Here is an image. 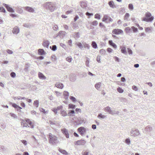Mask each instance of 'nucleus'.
Listing matches in <instances>:
<instances>
[{"instance_id":"49530a36","label":"nucleus","mask_w":155,"mask_h":155,"mask_svg":"<svg viewBox=\"0 0 155 155\" xmlns=\"http://www.w3.org/2000/svg\"><path fill=\"white\" fill-rule=\"evenodd\" d=\"M10 114L11 117H13L14 118H17V117L15 114L12 113H10Z\"/></svg>"},{"instance_id":"20e7f679","label":"nucleus","mask_w":155,"mask_h":155,"mask_svg":"<svg viewBox=\"0 0 155 155\" xmlns=\"http://www.w3.org/2000/svg\"><path fill=\"white\" fill-rule=\"evenodd\" d=\"M130 133L131 135L134 137L138 136L140 134L139 130L134 128L131 129Z\"/></svg>"},{"instance_id":"423d86ee","label":"nucleus","mask_w":155,"mask_h":155,"mask_svg":"<svg viewBox=\"0 0 155 155\" xmlns=\"http://www.w3.org/2000/svg\"><path fill=\"white\" fill-rule=\"evenodd\" d=\"M3 5L5 7L8 11L10 12H14V9L7 4H3Z\"/></svg>"},{"instance_id":"4d7b16f0","label":"nucleus","mask_w":155,"mask_h":155,"mask_svg":"<svg viewBox=\"0 0 155 155\" xmlns=\"http://www.w3.org/2000/svg\"><path fill=\"white\" fill-rule=\"evenodd\" d=\"M36 58L38 59H40V60H42L44 58V57L42 56H40L38 57H35V58Z\"/></svg>"},{"instance_id":"13d9d810","label":"nucleus","mask_w":155,"mask_h":155,"mask_svg":"<svg viewBox=\"0 0 155 155\" xmlns=\"http://www.w3.org/2000/svg\"><path fill=\"white\" fill-rule=\"evenodd\" d=\"M121 51L122 53L125 54H126L127 53L126 49H121Z\"/></svg>"},{"instance_id":"cd10ccee","label":"nucleus","mask_w":155,"mask_h":155,"mask_svg":"<svg viewBox=\"0 0 155 155\" xmlns=\"http://www.w3.org/2000/svg\"><path fill=\"white\" fill-rule=\"evenodd\" d=\"M61 114L63 117H65L67 115L66 111L64 110H61Z\"/></svg>"},{"instance_id":"c9c22d12","label":"nucleus","mask_w":155,"mask_h":155,"mask_svg":"<svg viewBox=\"0 0 155 155\" xmlns=\"http://www.w3.org/2000/svg\"><path fill=\"white\" fill-rule=\"evenodd\" d=\"M100 86H101V83H97L95 85V88L97 90H98V89L100 88Z\"/></svg>"},{"instance_id":"1a4fd4ad","label":"nucleus","mask_w":155,"mask_h":155,"mask_svg":"<svg viewBox=\"0 0 155 155\" xmlns=\"http://www.w3.org/2000/svg\"><path fill=\"white\" fill-rule=\"evenodd\" d=\"M123 32V31L120 29H114L112 31V33L116 35H118Z\"/></svg>"},{"instance_id":"ea45409f","label":"nucleus","mask_w":155,"mask_h":155,"mask_svg":"<svg viewBox=\"0 0 155 155\" xmlns=\"http://www.w3.org/2000/svg\"><path fill=\"white\" fill-rule=\"evenodd\" d=\"M70 98L74 102H75L76 101V99L73 96H70Z\"/></svg>"},{"instance_id":"338daca9","label":"nucleus","mask_w":155,"mask_h":155,"mask_svg":"<svg viewBox=\"0 0 155 155\" xmlns=\"http://www.w3.org/2000/svg\"><path fill=\"white\" fill-rule=\"evenodd\" d=\"M21 142L25 145H26L27 144V141L25 140H21Z\"/></svg>"},{"instance_id":"603ef678","label":"nucleus","mask_w":155,"mask_h":155,"mask_svg":"<svg viewBox=\"0 0 155 155\" xmlns=\"http://www.w3.org/2000/svg\"><path fill=\"white\" fill-rule=\"evenodd\" d=\"M125 143L127 144H129L130 142V139L129 138H127L125 140Z\"/></svg>"},{"instance_id":"2eb2a0df","label":"nucleus","mask_w":155,"mask_h":155,"mask_svg":"<svg viewBox=\"0 0 155 155\" xmlns=\"http://www.w3.org/2000/svg\"><path fill=\"white\" fill-rule=\"evenodd\" d=\"M22 121L21 122V124L23 126V127H30V126L28 124L26 123L25 120L21 119Z\"/></svg>"},{"instance_id":"5fc2aeb1","label":"nucleus","mask_w":155,"mask_h":155,"mask_svg":"<svg viewBox=\"0 0 155 155\" xmlns=\"http://www.w3.org/2000/svg\"><path fill=\"white\" fill-rule=\"evenodd\" d=\"M58 29V27L56 25H54L53 27V29L55 31H57Z\"/></svg>"},{"instance_id":"9b49d317","label":"nucleus","mask_w":155,"mask_h":155,"mask_svg":"<svg viewBox=\"0 0 155 155\" xmlns=\"http://www.w3.org/2000/svg\"><path fill=\"white\" fill-rule=\"evenodd\" d=\"M61 131L65 135L66 137L68 138L69 137V134L67 130L65 128H64L61 130Z\"/></svg>"},{"instance_id":"680f3d73","label":"nucleus","mask_w":155,"mask_h":155,"mask_svg":"<svg viewBox=\"0 0 155 155\" xmlns=\"http://www.w3.org/2000/svg\"><path fill=\"white\" fill-rule=\"evenodd\" d=\"M22 109V108L21 107H20L19 106H18L17 108H16V109L19 112H21V109Z\"/></svg>"},{"instance_id":"4468645a","label":"nucleus","mask_w":155,"mask_h":155,"mask_svg":"<svg viewBox=\"0 0 155 155\" xmlns=\"http://www.w3.org/2000/svg\"><path fill=\"white\" fill-rule=\"evenodd\" d=\"M39 78L42 80H45L46 78V77L41 73L39 72L38 74Z\"/></svg>"},{"instance_id":"f8f14e48","label":"nucleus","mask_w":155,"mask_h":155,"mask_svg":"<svg viewBox=\"0 0 155 155\" xmlns=\"http://www.w3.org/2000/svg\"><path fill=\"white\" fill-rule=\"evenodd\" d=\"M19 29L17 26L14 27L12 30V33L14 34H17L19 32Z\"/></svg>"},{"instance_id":"052dcab7","label":"nucleus","mask_w":155,"mask_h":155,"mask_svg":"<svg viewBox=\"0 0 155 155\" xmlns=\"http://www.w3.org/2000/svg\"><path fill=\"white\" fill-rule=\"evenodd\" d=\"M28 124L29 125L30 127L32 128H33L34 126L32 124V122L31 120L29 121Z\"/></svg>"},{"instance_id":"c03bdc74","label":"nucleus","mask_w":155,"mask_h":155,"mask_svg":"<svg viewBox=\"0 0 155 155\" xmlns=\"http://www.w3.org/2000/svg\"><path fill=\"white\" fill-rule=\"evenodd\" d=\"M95 18L98 19H100L101 18V16L100 15L98 14H96L95 15Z\"/></svg>"},{"instance_id":"37998d69","label":"nucleus","mask_w":155,"mask_h":155,"mask_svg":"<svg viewBox=\"0 0 155 155\" xmlns=\"http://www.w3.org/2000/svg\"><path fill=\"white\" fill-rule=\"evenodd\" d=\"M131 28H130L129 27H127L125 29V30L126 31V32L127 33H128L130 32V31L131 30Z\"/></svg>"},{"instance_id":"b1692460","label":"nucleus","mask_w":155,"mask_h":155,"mask_svg":"<svg viewBox=\"0 0 155 155\" xmlns=\"http://www.w3.org/2000/svg\"><path fill=\"white\" fill-rule=\"evenodd\" d=\"M16 12L19 13L21 14L23 12L22 9L20 7H16Z\"/></svg>"},{"instance_id":"a211bd4d","label":"nucleus","mask_w":155,"mask_h":155,"mask_svg":"<svg viewBox=\"0 0 155 155\" xmlns=\"http://www.w3.org/2000/svg\"><path fill=\"white\" fill-rule=\"evenodd\" d=\"M44 49H38V54L39 55H43L45 54V52Z\"/></svg>"},{"instance_id":"3c124183","label":"nucleus","mask_w":155,"mask_h":155,"mask_svg":"<svg viewBox=\"0 0 155 155\" xmlns=\"http://www.w3.org/2000/svg\"><path fill=\"white\" fill-rule=\"evenodd\" d=\"M111 114H118L119 113V111H115V110H112Z\"/></svg>"},{"instance_id":"7ed1b4c3","label":"nucleus","mask_w":155,"mask_h":155,"mask_svg":"<svg viewBox=\"0 0 155 155\" xmlns=\"http://www.w3.org/2000/svg\"><path fill=\"white\" fill-rule=\"evenodd\" d=\"M145 17L142 18V21L147 22H152L154 19V17L152 16L151 14L148 12L145 14Z\"/></svg>"},{"instance_id":"f257e3e1","label":"nucleus","mask_w":155,"mask_h":155,"mask_svg":"<svg viewBox=\"0 0 155 155\" xmlns=\"http://www.w3.org/2000/svg\"><path fill=\"white\" fill-rule=\"evenodd\" d=\"M44 8L50 12H53L55 9V4L51 2H47L43 5Z\"/></svg>"},{"instance_id":"393cba45","label":"nucleus","mask_w":155,"mask_h":155,"mask_svg":"<svg viewBox=\"0 0 155 155\" xmlns=\"http://www.w3.org/2000/svg\"><path fill=\"white\" fill-rule=\"evenodd\" d=\"M97 117L100 119H104L105 118L107 117V116L103 115L101 113H100L98 114V115L97 116Z\"/></svg>"},{"instance_id":"e433bc0d","label":"nucleus","mask_w":155,"mask_h":155,"mask_svg":"<svg viewBox=\"0 0 155 155\" xmlns=\"http://www.w3.org/2000/svg\"><path fill=\"white\" fill-rule=\"evenodd\" d=\"M117 90V91L120 93H121L124 92V90L120 87H118Z\"/></svg>"},{"instance_id":"864d4df0","label":"nucleus","mask_w":155,"mask_h":155,"mask_svg":"<svg viewBox=\"0 0 155 155\" xmlns=\"http://www.w3.org/2000/svg\"><path fill=\"white\" fill-rule=\"evenodd\" d=\"M10 76L12 78H14L15 77L16 74L14 72H12L10 74Z\"/></svg>"},{"instance_id":"9d476101","label":"nucleus","mask_w":155,"mask_h":155,"mask_svg":"<svg viewBox=\"0 0 155 155\" xmlns=\"http://www.w3.org/2000/svg\"><path fill=\"white\" fill-rule=\"evenodd\" d=\"M24 9L30 12H33L35 11L34 9L28 6H26L24 7Z\"/></svg>"},{"instance_id":"58836bf2","label":"nucleus","mask_w":155,"mask_h":155,"mask_svg":"<svg viewBox=\"0 0 155 155\" xmlns=\"http://www.w3.org/2000/svg\"><path fill=\"white\" fill-rule=\"evenodd\" d=\"M130 16L129 14L128 13H126L124 16V20H127Z\"/></svg>"},{"instance_id":"79ce46f5","label":"nucleus","mask_w":155,"mask_h":155,"mask_svg":"<svg viewBox=\"0 0 155 155\" xmlns=\"http://www.w3.org/2000/svg\"><path fill=\"white\" fill-rule=\"evenodd\" d=\"M91 24L94 26H97L98 24V22L97 21H94L91 23Z\"/></svg>"},{"instance_id":"bf43d9fd","label":"nucleus","mask_w":155,"mask_h":155,"mask_svg":"<svg viewBox=\"0 0 155 155\" xmlns=\"http://www.w3.org/2000/svg\"><path fill=\"white\" fill-rule=\"evenodd\" d=\"M89 60L88 58H87L85 62V64L87 67H89Z\"/></svg>"},{"instance_id":"a18cd8bd","label":"nucleus","mask_w":155,"mask_h":155,"mask_svg":"<svg viewBox=\"0 0 155 155\" xmlns=\"http://www.w3.org/2000/svg\"><path fill=\"white\" fill-rule=\"evenodd\" d=\"M0 149L3 151H6V149L3 146H0Z\"/></svg>"},{"instance_id":"7c9ffc66","label":"nucleus","mask_w":155,"mask_h":155,"mask_svg":"<svg viewBox=\"0 0 155 155\" xmlns=\"http://www.w3.org/2000/svg\"><path fill=\"white\" fill-rule=\"evenodd\" d=\"M91 45L94 48H97V45L95 42L94 41H92L91 43Z\"/></svg>"},{"instance_id":"f3484780","label":"nucleus","mask_w":155,"mask_h":155,"mask_svg":"<svg viewBox=\"0 0 155 155\" xmlns=\"http://www.w3.org/2000/svg\"><path fill=\"white\" fill-rule=\"evenodd\" d=\"M58 151L64 155H68V153L65 150H62L60 148H59Z\"/></svg>"},{"instance_id":"6ab92c4d","label":"nucleus","mask_w":155,"mask_h":155,"mask_svg":"<svg viewBox=\"0 0 155 155\" xmlns=\"http://www.w3.org/2000/svg\"><path fill=\"white\" fill-rule=\"evenodd\" d=\"M64 98L65 100H68L69 95V93L67 91H64Z\"/></svg>"},{"instance_id":"c85d7f7f","label":"nucleus","mask_w":155,"mask_h":155,"mask_svg":"<svg viewBox=\"0 0 155 155\" xmlns=\"http://www.w3.org/2000/svg\"><path fill=\"white\" fill-rule=\"evenodd\" d=\"M74 113L75 111L74 110H71L68 113L67 115L69 116H73Z\"/></svg>"},{"instance_id":"f704fd0d","label":"nucleus","mask_w":155,"mask_h":155,"mask_svg":"<svg viewBox=\"0 0 155 155\" xmlns=\"http://www.w3.org/2000/svg\"><path fill=\"white\" fill-rule=\"evenodd\" d=\"M100 53L101 54H106V51L104 49H101L100 50Z\"/></svg>"},{"instance_id":"ddd939ff","label":"nucleus","mask_w":155,"mask_h":155,"mask_svg":"<svg viewBox=\"0 0 155 155\" xmlns=\"http://www.w3.org/2000/svg\"><path fill=\"white\" fill-rule=\"evenodd\" d=\"M55 86L58 88L62 89L64 87V85L62 83L58 82L55 84Z\"/></svg>"},{"instance_id":"39448f33","label":"nucleus","mask_w":155,"mask_h":155,"mask_svg":"<svg viewBox=\"0 0 155 155\" xmlns=\"http://www.w3.org/2000/svg\"><path fill=\"white\" fill-rule=\"evenodd\" d=\"M78 130L80 134L82 136H83L86 132V129L83 127L78 128Z\"/></svg>"},{"instance_id":"72a5a7b5","label":"nucleus","mask_w":155,"mask_h":155,"mask_svg":"<svg viewBox=\"0 0 155 155\" xmlns=\"http://www.w3.org/2000/svg\"><path fill=\"white\" fill-rule=\"evenodd\" d=\"M128 8L130 10H132L134 9V6L132 4H130L128 5Z\"/></svg>"},{"instance_id":"2f4dec72","label":"nucleus","mask_w":155,"mask_h":155,"mask_svg":"<svg viewBox=\"0 0 155 155\" xmlns=\"http://www.w3.org/2000/svg\"><path fill=\"white\" fill-rule=\"evenodd\" d=\"M108 16L107 15H104L102 19V21L105 22L108 19Z\"/></svg>"},{"instance_id":"0eeeda50","label":"nucleus","mask_w":155,"mask_h":155,"mask_svg":"<svg viewBox=\"0 0 155 155\" xmlns=\"http://www.w3.org/2000/svg\"><path fill=\"white\" fill-rule=\"evenodd\" d=\"M65 32L64 31H60L56 35V37L59 36L60 38H63L65 35Z\"/></svg>"},{"instance_id":"0e129e2a","label":"nucleus","mask_w":155,"mask_h":155,"mask_svg":"<svg viewBox=\"0 0 155 155\" xmlns=\"http://www.w3.org/2000/svg\"><path fill=\"white\" fill-rule=\"evenodd\" d=\"M10 16H11V17H12L13 18L16 17L17 16V15H16L15 14H12V13L10 14Z\"/></svg>"},{"instance_id":"aec40b11","label":"nucleus","mask_w":155,"mask_h":155,"mask_svg":"<svg viewBox=\"0 0 155 155\" xmlns=\"http://www.w3.org/2000/svg\"><path fill=\"white\" fill-rule=\"evenodd\" d=\"M108 4L112 8H114L116 7L114 3L112 1L109 2Z\"/></svg>"},{"instance_id":"de8ad7c7","label":"nucleus","mask_w":155,"mask_h":155,"mask_svg":"<svg viewBox=\"0 0 155 155\" xmlns=\"http://www.w3.org/2000/svg\"><path fill=\"white\" fill-rule=\"evenodd\" d=\"M76 45L79 48H82L83 47V45L81 42H79L77 43Z\"/></svg>"},{"instance_id":"4be33fe9","label":"nucleus","mask_w":155,"mask_h":155,"mask_svg":"<svg viewBox=\"0 0 155 155\" xmlns=\"http://www.w3.org/2000/svg\"><path fill=\"white\" fill-rule=\"evenodd\" d=\"M145 130L147 133L150 132L152 130V127L148 126L145 127Z\"/></svg>"},{"instance_id":"69168bd1","label":"nucleus","mask_w":155,"mask_h":155,"mask_svg":"<svg viewBox=\"0 0 155 155\" xmlns=\"http://www.w3.org/2000/svg\"><path fill=\"white\" fill-rule=\"evenodd\" d=\"M132 89L135 91H137L138 90L137 86L134 85L132 86Z\"/></svg>"},{"instance_id":"8fccbe9b","label":"nucleus","mask_w":155,"mask_h":155,"mask_svg":"<svg viewBox=\"0 0 155 155\" xmlns=\"http://www.w3.org/2000/svg\"><path fill=\"white\" fill-rule=\"evenodd\" d=\"M51 59L53 61H55L56 60V56L54 55H52L51 56Z\"/></svg>"},{"instance_id":"412c9836","label":"nucleus","mask_w":155,"mask_h":155,"mask_svg":"<svg viewBox=\"0 0 155 155\" xmlns=\"http://www.w3.org/2000/svg\"><path fill=\"white\" fill-rule=\"evenodd\" d=\"M80 4L81 6L83 8H85L87 7V4L84 2H81Z\"/></svg>"},{"instance_id":"5701e85b","label":"nucleus","mask_w":155,"mask_h":155,"mask_svg":"<svg viewBox=\"0 0 155 155\" xmlns=\"http://www.w3.org/2000/svg\"><path fill=\"white\" fill-rule=\"evenodd\" d=\"M105 110L107 112L109 113L110 114H111V113H112V110L108 106L106 107L105 108Z\"/></svg>"},{"instance_id":"473e14b6","label":"nucleus","mask_w":155,"mask_h":155,"mask_svg":"<svg viewBox=\"0 0 155 155\" xmlns=\"http://www.w3.org/2000/svg\"><path fill=\"white\" fill-rule=\"evenodd\" d=\"M75 106L74 105L70 104L68 105V108L72 109H74L75 108Z\"/></svg>"},{"instance_id":"774afa93","label":"nucleus","mask_w":155,"mask_h":155,"mask_svg":"<svg viewBox=\"0 0 155 155\" xmlns=\"http://www.w3.org/2000/svg\"><path fill=\"white\" fill-rule=\"evenodd\" d=\"M88 152L86 151H82V152L83 155H88Z\"/></svg>"},{"instance_id":"a878e982","label":"nucleus","mask_w":155,"mask_h":155,"mask_svg":"<svg viewBox=\"0 0 155 155\" xmlns=\"http://www.w3.org/2000/svg\"><path fill=\"white\" fill-rule=\"evenodd\" d=\"M109 43L110 45L111 46L114 48H116L117 47L116 45L113 43L112 41H109Z\"/></svg>"},{"instance_id":"c756f323","label":"nucleus","mask_w":155,"mask_h":155,"mask_svg":"<svg viewBox=\"0 0 155 155\" xmlns=\"http://www.w3.org/2000/svg\"><path fill=\"white\" fill-rule=\"evenodd\" d=\"M33 104L36 107H38L39 106V101L38 100H36L34 101Z\"/></svg>"},{"instance_id":"6e6d98bb","label":"nucleus","mask_w":155,"mask_h":155,"mask_svg":"<svg viewBox=\"0 0 155 155\" xmlns=\"http://www.w3.org/2000/svg\"><path fill=\"white\" fill-rule=\"evenodd\" d=\"M100 56L98 55L97 56L96 58V60L99 63L101 62L100 61Z\"/></svg>"},{"instance_id":"dca6fc26","label":"nucleus","mask_w":155,"mask_h":155,"mask_svg":"<svg viewBox=\"0 0 155 155\" xmlns=\"http://www.w3.org/2000/svg\"><path fill=\"white\" fill-rule=\"evenodd\" d=\"M49 44V42L48 40L45 41L43 43V45L44 47L48 48Z\"/></svg>"},{"instance_id":"bb28decb","label":"nucleus","mask_w":155,"mask_h":155,"mask_svg":"<svg viewBox=\"0 0 155 155\" xmlns=\"http://www.w3.org/2000/svg\"><path fill=\"white\" fill-rule=\"evenodd\" d=\"M152 27H146L145 28V31L146 32H152Z\"/></svg>"},{"instance_id":"e2e57ef3","label":"nucleus","mask_w":155,"mask_h":155,"mask_svg":"<svg viewBox=\"0 0 155 155\" xmlns=\"http://www.w3.org/2000/svg\"><path fill=\"white\" fill-rule=\"evenodd\" d=\"M72 60V58H71L67 57L66 58V60L67 61L70 62Z\"/></svg>"},{"instance_id":"a19ab883","label":"nucleus","mask_w":155,"mask_h":155,"mask_svg":"<svg viewBox=\"0 0 155 155\" xmlns=\"http://www.w3.org/2000/svg\"><path fill=\"white\" fill-rule=\"evenodd\" d=\"M0 12L5 13L6 11L3 7H0Z\"/></svg>"},{"instance_id":"6e6552de","label":"nucleus","mask_w":155,"mask_h":155,"mask_svg":"<svg viewBox=\"0 0 155 155\" xmlns=\"http://www.w3.org/2000/svg\"><path fill=\"white\" fill-rule=\"evenodd\" d=\"M86 142L84 140H78L74 143V144L77 145H83L85 144Z\"/></svg>"},{"instance_id":"09e8293b","label":"nucleus","mask_w":155,"mask_h":155,"mask_svg":"<svg viewBox=\"0 0 155 155\" xmlns=\"http://www.w3.org/2000/svg\"><path fill=\"white\" fill-rule=\"evenodd\" d=\"M83 45H84V48H89L90 46L88 44H87L85 43H83Z\"/></svg>"},{"instance_id":"f03ea898","label":"nucleus","mask_w":155,"mask_h":155,"mask_svg":"<svg viewBox=\"0 0 155 155\" xmlns=\"http://www.w3.org/2000/svg\"><path fill=\"white\" fill-rule=\"evenodd\" d=\"M48 140L49 143L53 145H56L58 143L57 137L50 133L49 134Z\"/></svg>"},{"instance_id":"4c0bfd02","label":"nucleus","mask_w":155,"mask_h":155,"mask_svg":"<svg viewBox=\"0 0 155 155\" xmlns=\"http://www.w3.org/2000/svg\"><path fill=\"white\" fill-rule=\"evenodd\" d=\"M131 29L132 30L133 32H136L138 31V29L137 28L134 27V26H132L131 27Z\"/></svg>"}]
</instances>
